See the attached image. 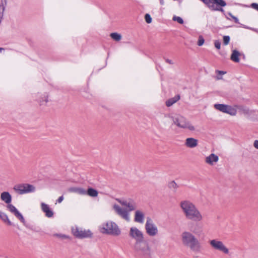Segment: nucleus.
Listing matches in <instances>:
<instances>
[{
  "label": "nucleus",
  "mask_w": 258,
  "mask_h": 258,
  "mask_svg": "<svg viewBox=\"0 0 258 258\" xmlns=\"http://www.w3.org/2000/svg\"><path fill=\"white\" fill-rule=\"evenodd\" d=\"M86 195L93 198H96L98 195V192L97 190L92 187H89L86 191Z\"/></svg>",
  "instance_id": "6ab92c4d"
},
{
  "label": "nucleus",
  "mask_w": 258,
  "mask_h": 258,
  "mask_svg": "<svg viewBox=\"0 0 258 258\" xmlns=\"http://www.w3.org/2000/svg\"><path fill=\"white\" fill-rule=\"evenodd\" d=\"M172 20L174 21H177L178 23H179L180 24H182L183 23V21L182 19L180 17L174 16L173 17Z\"/></svg>",
  "instance_id": "c85d7f7f"
},
{
  "label": "nucleus",
  "mask_w": 258,
  "mask_h": 258,
  "mask_svg": "<svg viewBox=\"0 0 258 258\" xmlns=\"http://www.w3.org/2000/svg\"><path fill=\"white\" fill-rule=\"evenodd\" d=\"M230 41V37L228 36H224L223 37V43L224 45H227L229 44Z\"/></svg>",
  "instance_id": "72a5a7b5"
},
{
  "label": "nucleus",
  "mask_w": 258,
  "mask_h": 258,
  "mask_svg": "<svg viewBox=\"0 0 258 258\" xmlns=\"http://www.w3.org/2000/svg\"><path fill=\"white\" fill-rule=\"evenodd\" d=\"M145 19L146 22L147 23L150 24L152 22V19L149 14H146L145 16Z\"/></svg>",
  "instance_id": "7c9ffc66"
},
{
  "label": "nucleus",
  "mask_w": 258,
  "mask_h": 258,
  "mask_svg": "<svg viewBox=\"0 0 258 258\" xmlns=\"http://www.w3.org/2000/svg\"><path fill=\"white\" fill-rule=\"evenodd\" d=\"M240 56V53L236 50L232 51V53L231 55V59L236 62L239 61V56Z\"/></svg>",
  "instance_id": "4be33fe9"
},
{
  "label": "nucleus",
  "mask_w": 258,
  "mask_h": 258,
  "mask_svg": "<svg viewBox=\"0 0 258 258\" xmlns=\"http://www.w3.org/2000/svg\"><path fill=\"white\" fill-rule=\"evenodd\" d=\"M238 106H230L228 105H226V113L228 114L231 116H235L237 114V110Z\"/></svg>",
  "instance_id": "f3484780"
},
{
  "label": "nucleus",
  "mask_w": 258,
  "mask_h": 258,
  "mask_svg": "<svg viewBox=\"0 0 258 258\" xmlns=\"http://www.w3.org/2000/svg\"><path fill=\"white\" fill-rule=\"evenodd\" d=\"M179 99L180 96L179 95L175 96L174 97L167 100L166 102V105L167 106L170 107L176 103L177 101H178Z\"/></svg>",
  "instance_id": "aec40b11"
},
{
  "label": "nucleus",
  "mask_w": 258,
  "mask_h": 258,
  "mask_svg": "<svg viewBox=\"0 0 258 258\" xmlns=\"http://www.w3.org/2000/svg\"><path fill=\"white\" fill-rule=\"evenodd\" d=\"M111 38L116 41H119L121 40V35L117 33H112L110 35Z\"/></svg>",
  "instance_id": "a878e982"
},
{
  "label": "nucleus",
  "mask_w": 258,
  "mask_h": 258,
  "mask_svg": "<svg viewBox=\"0 0 258 258\" xmlns=\"http://www.w3.org/2000/svg\"><path fill=\"white\" fill-rule=\"evenodd\" d=\"M212 4L214 6L216 5L221 7H225L226 5V3L223 0H212Z\"/></svg>",
  "instance_id": "393cba45"
},
{
  "label": "nucleus",
  "mask_w": 258,
  "mask_h": 258,
  "mask_svg": "<svg viewBox=\"0 0 258 258\" xmlns=\"http://www.w3.org/2000/svg\"><path fill=\"white\" fill-rule=\"evenodd\" d=\"M219 160V156L215 153H211L205 157V163L208 165L213 166L216 165Z\"/></svg>",
  "instance_id": "f8f14e48"
},
{
  "label": "nucleus",
  "mask_w": 258,
  "mask_h": 258,
  "mask_svg": "<svg viewBox=\"0 0 258 258\" xmlns=\"http://www.w3.org/2000/svg\"><path fill=\"white\" fill-rule=\"evenodd\" d=\"M160 3L161 5H163L164 4V0H160Z\"/></svg>",
  "instance_id": "37998d69"
},
{
  "label": "nucleus",
  "mask_w": 258,
  "mask_h": 258,
  "mask_svg": "<svg viewBox=\"0 0 258 258\" xmlns=\"http://www.w3.org/2000/svg\"><path fill=\"white\" fill-rule=\"evenodd\" d=\"M115 201L121 206L125 207L126 209L121 207L117 203L112 204V209L114 212L121 219L126 222L131 221L130 212L135 211L134 215V221L136 223L142 224L145 219V212L142 209H137L136 202L131 199H116Z\"/></svg>",
  "instance_id": "f257e3e1"
},
{
  "label": "nucleus",
  "mask_w": 258,
  "mask_h": 258,
  "mask_svg": "<svg viewBox=\"0 0 258 258\" xmlns=\"http://www.w3.org/2000/svg\"><path fill=\"white\" fill-rule=\"evenodd\" d=\"M0 219L8 225H11L12 222L9 220L8 215L4 212L0 211Z\"/></svg>",
  "instance_id": "412c9836"
},
{
  "label": "nucleus",
  "mask_w": 258,
  "mask_h": 258,
  "mask_svg": "<svg viewBox=\"0 0 258 258\" xmlns=\"http://www.w3.org/2000/svg\"><path fill=\"white\" fill-rule=\"evenodd\" d=\"M54 236L58 237L62 239H70L69 236L67 235H65V234H54Z\"/></svg>",
  "instance_id": "c756f323"
},
{
  "label": "nucleus",
  "mask_w": 258,
  "mask_h": 258,
  "mask_svg": "<svg viewBox=\"0 0 258 258\" xmlns=\"http://www.w3.org/2000/svg\"><path fill=\"white\" fill-rule=\"evenodd\" d=\"M3 48H0V51H1L2 50H3Z\"/></svg>",
  "instance_id": "49530a36"
},
{
  "label": "nucleus",
  "mask_w": 258,
  "mask_h": 258,
  "mask_svg": "<svg viewBox=\"0 0 258 258\" xmlns=\"http://www.w3.org/2000/svg\"><path fill=\"white\" fill-rule=\"evenodd\" d=\"M199 141L192 137L187 138L185 140L184 145L188 148H195L198 146Z\"/></svg>",
  "instance_id": "4468645a"
},
{
  "label": "nucleus",
  "mask_w": 258,
  "mask_h": 258,
  "mask_svg": "<svg viewBox=\"0 0 258 258\" xmlns=\"http://www.w3.org/2000/svg\"><path fill=\"white\" fill-rule=\"evenodd\" d=\"M99 231L103 234H109L115 236L121 233L118 226L114 222L108 221L102 224L99 227Z\"/></svg>",
  "instance_id": "423d86ee"
},
{
  "label": "nucleus",
  "mask_w": 258,
  "mask_h": 258,
  "mask_svg": "<svg viewBox=\"0 0 258 258\" xmlns=\"http://www.w3.org/2000/svg\"><path fill=\"white\" fill-rule=\"evenodd\" d=\"M64 198H63V197L62 196H60L57 200V202L58 203H60L62 202V201L63 200Z\"/></svg>",
  "instance_id": "a19ab883"
},
{
  "label": "nucleus",
  "mask_w": 258,
  "mask_h": 258,
  "mask_svg": "<svg viewBox=\"0 0 258 258\" xmlns=\"http://www.w3.org/2000/svg\"><path fill=\"white\" fill-rule=\"evenodd\" d=\"M218 10L217 11H220L221 12H223L224 11L223 9H222V8H220V9L218 8Z\"/></svg>",
  "instance_id": "a18cd8bd"
},
{
  "label": "nucleus",
  "mask_w": 258,
  "mask_h": 258,
  "mask_svg": "<svg viewBox=\"0 0 258 258\" xmlns=\"http://www.w3.org/2000/svg\"><path fill=\"white\" fill-rule=\"evenodd\" d=\"M237 109H239L241 112L244 114H250V110L249 109L245 106H238Z\"/></svg>",
  "instance_id": "bb28decb"
},
{
  "label": "nucleus",
  "mask_w": 258,
  "mask_h": 258,
  "mask_svg": "<svg viewBox=\"0 0 258 258\" xmlns=\"http://www.w3.org/2000/svg\"><path fill=\"white\" fill-rule=\"evenodd\" d=\"M210 247L216 251H219L228 256H236L234 251L231 250L223 241L217 238L210 239L208 241Z\"/></svg>",
  "instance_id": "39448f33"
},
{
  "label": "nucleus",
  "mask_w": 258,
  "mask_h": 258,
  "mask_svg": "<svg viewBox=\"0 0 258 258\" xmlns=\"http://www.w3.org/2000/svg\"><path fill=\"white\" fill-rule=\"evenodd\" d=\"M202 231V226L200 224H197L196 227L193 230L192 232L195 234H198Z\"/></svg>",
  "instance_id": "cd10ccee"
},
{
  "label": "nucleus",
  "mask_w": 258,
  "mask_h": 258,
  "mask_svg": "<svg viewBox=\"0 0 258 258\" xmlns=\"http://www.w3.org/2000/svg\"><path fill=\"white\" fill-rule=\"evenodd\" d=\"M243 27L244 28H245V29H249V30H252V31H254L255 32H257V30L254 29V28H251V27H248L247 26H245V25H243Z\"/></svg>",
  "instance_id": "58836bf2"
},
{
  "label": "nucleus",
  "mask_w": 258,
  "mask_h": 258,
  "mask_svg": "<svg viewBox=\"0 0 258 258\" xmlns=\"http://www.w3.org/2000/svg\"><path fill=\"white\" fill-rule=\"evenodd\" d=\"M72 232L75 237L80 239L90 237L92 236L90 230L84 229L77 226L72 228Z\"/></svg>",
  "instance_id": "9d476101"
},
{
  "label": "nucleus",
  "mask_w": 258,
  "mask_h": 258,
  "mask_svg": "<svg viewBox=\"0 0 258 258\" xmlns=\"http://www.w3.org/2000/svg\"><path fill=\"white\" fill-rule=\"evenodd\" d=\"M214 45L215 47L218 49H220L221 48V42L219 40H216L214 42Z\"/></svg>",
  "instance_id": "f704fd0d"
},
{
  "label": "nucleus",
  "mask_w": 258,
  "mask_h": 258,
  "mask_svg": "<svg viewBox=\"0 0 258 258\" xmlns=\"http://www.w3.org/2000/svg\"><path fill=\"white\" fill-rule=\"evenodd\" d=\"M214 108L217 110H219L223 113H226V105L223 104H214Z\"/></svg>",
  "instance_id": "b1692460"
},
{
  "label": "nucleus",
  "mask_w": 258,
  "mask_h": 258,
  "mask_svg": "<svg viewBox=\"0 0 258 258\" xmlns=\"http://www.w3.org/2000/svg\"><path fill=\"white\" fill-rule=\"evenodd\" d=\"M174 116H173L171 114H165L162 119L163 123L166 125L169 124L170 122V120H172V118H174Z\"/></svg>",
  "instance_id": "5701e85b"
},
{
  "label": "nucleus",
  "mask_w": 258,
  "mask_h": 258,
  "mask_svg": "<svg viewBox=\"0 0 258 258\" xmlns=\"http://www.w3.org/2000/svg\"><path fill=\"white\" fill-rule=\"evenodd\" d=\"M169 187L171 188L176 189L177 188V185L174 181H171L169 183Z\"/></svg>",
  "instance_id": "2f4dec72"
},
{
  "label": "nucleus",
  "mask_w": 258,
  "mask_h": 258,
  "mask_svg": "<svg viewBox=\"0 0 258 258\" xmlns=\"http://www.w3.org/2000/svg\"><path fill=\"white\" fill-rule=\"evenodd\" d=\"M181 240L184 245L194 251H199L202 248V245L199 240L189 231H184L182 233Z\"/></svg>",
  "instance_id": "20e7f679"
},
{
  "label": "nucleus",
  "mask_w": 258,
  "mask_h": 258,
  "mask_svg": "<svg viewBox=\"0 0 258 258\" xmlns=\"http://www.w3.org/2000/svg\"><path fill=\"white\" fill-rule=\"evenodd\" d=\"M166 62L170 64H173L174 63L173 61L172 60H170L169 59H166Z\"/></svg>",
  "instance_id": "79ce46f5"
},
{
  "label": "nucleus",
  "mask_w": 258,
  "mask_h": 258,
  "mask_svg": "<svg viewBox=\"0 0 258 258\" xmlns=\"http://www.w3.org/2000/svg\"><path fill=\"white\" fill-rule=\"evenodd\" d=\"M173 123L179 128L188 130L189 131H195V127L184 116L177 114L172 118Z\"/></svg>",
  "instance_id": "0eeeda50"
},
{
  "label": "nucleus",
  "mask_w": 258,
  "mask_h": 258,
  "mask_svg": "<svg viewBox=\"0 0 258 258\" xmlns=\"http://www.w3.org/2000/svg\"><path fill=\"white\" fill-rule=\"evenodd\" d=\"M40 206L41 210L44 213L46 217L48 218L53 217L54 213L48 205L44 203H41Z\"/></svg>",
  "instance_id": "ddd939ff"
},
{
  "label": "nucleus",
  "mask_w": 258,
  "mask_h": 258,
  "mask_svg": "<svg viewBox=\"0 0 258 258\" xmlns=\"http://www.w3.org/2000/svg\"><path fill=\"white\" fill-rule=\"evenodd\" d=\"M6 208L8 211L13 214L23 224L25 223V220L22 214L19 211L15 206L10 203L9 205H6Z\"/></svg>",
  "instance_id": "9b49d317"
},
{
  "label": "nucleus",
  "mask_w": 258,
  "mask_h": 258,
  "mask_svg": "<svg viewBox=\"0 0 258 258\" xmlns=\"http://www.w3.org/2000/svg\"><path fill=\"white\" fill-rule=\"evenodd\" d=\"M228 15L234 20L235 23H239V20L237 17L232 15V14L230 13H229Z\"/></svg>",
  "instance_id": "c9c22d12"
},
{
  "label": "nucleus",
  "mask_w": 258,
  "mask_h": 258,
  "mask_svg": "<svg viewBox=\"0 0 258 258\" xmlns=\"http://www.w3.org/2000/svg\"><path fill=\"white\" fill-rule=\"evenodd\" d=\"M128 236L135 241V247L136 249L147 255L150 254L151 247L149 243L144 240V235L141 230L136 226H132L128 231Z\"/></svg>",
  "instance_id": "7ed1b4c3"
},
{
  "label": "nucleus",
  "mask_w": 258,
  "mask_h": 258,
  "mask_svg": "<svg viewBox=\"0 0 258 258\" xmlns=\"http://www.w3.org/2000/svg\"><path fill=\"white\" fill-rule=\"evenodd\" d=\"M145 229L146 233L151 237H154L158 234L159 230L158 227L150 217H148L146 219Z\"/></svg>",
  "instance_id": "6e6552de"
},
{
  "label": "nucleus",
  "mask_w": 258,
  "mask_h": 258,
  "mask_svg": "<svg viewBox=\"0 0 258 258\" xmlns=\"http://www.w3.org/2000/svg\"><path fill=\"white\" fill-rule=\"evenodd\" d=\"M13 189L17 194L23 195L34 192L36 188L33 185L25 183L16 185L14 186Z\"/></svg>",
  "instance_id": "1a4fd4ad"
},
{
  "label": "nucleus",
  "mask_w": 258,
  "mask_h": 258,
  "mask_svg": "<svg viewBox=\"0 0 258 258\" xmlns=\"http://www.w3.org/2000/svg\"><path fill=\"white\" fill-rule=\"evenodd\" d=\"M216 73L220 76H221V75H224L226 74L225 72L222 71H218V70L216 71Z\"/></svg>",
  "instance_id": "ea45409f"
},
{
  "label": "nucleus",
  "mask_w": 258,
  "mask_h": 258,
  "mask_svg": "<svg viewBox=\"0 0 258 258\" xmlns=\"http://www.w3.org/2000/svg\"><path fill=\"white\" fill-rule=\"evenodd\" d=\"M204 42L205 40L204 38L202 36H200L198 41V45L199 46H202L204 43Z\"/></svg>",
  "instance_id": "473e14b6"
},
{
  "label": "nucleus",
  "mask_w": 258,
  "mask_h": 258,
  "mask_svg": "<svg viewBox=\"0 0 258 258\" xmlns=\"http://www.w3.org/2000/svg\"><path fill=\"white\" fill-rule=\"evenodd\" d=\"M49 101L48 96L46 94L42 95L39 99V103L40 105L46 106Z\"/></svg>",
  "instance_id": "a211bd4d"
},
{
  "label": "nucleus",
  "mask_w": 258,
  "mask_h": 258,
  "mask_svg": "<svg viewBox=\"0 0 258 258\" xmlns=\"http://www.w3.org/2000/svg\"><path fill=\"white\" fill-rule=\"evenodd\" d=\"M179 207L185 217L190 221L201 222L204 220V215L196 205L188 200H184L180 202Z\"/></svg>",
  "instance_id": "f03ea898"
},
{
  "label": "nucleus",
  "mask_w": 258,
  "mask_h": 258,
  "mask_svg": "<svg viewBox=\"0 0 258 258\" xmlns=\"http://www.w3.org/2000/svg\"><path fill=\"white\" fill-rule=\"evenodd\" d=\"M253 147L258 150V140H255L253 144Z\"/></svg>",
  "instance_id": "4c0bfd02"
},
{
  "label": "nucleus",
  "mask_w": 258,
  "mask_h": 258,
  "mask_svg": "<svg viewBox=\"0 0 258 258\" xmlns=\"http://www.w3.org/2000/svg\"><path fill=\"white\" fill-rule=\"evenodd\" d=\"M222 79V77H220V76H217V80H220V79Z\"/></svg>",
  "instance_id": "c03bdc74"
},
{
  "label": "nucleus",
  "mask_w": 258,
  "mask_h": 258,
  "mask_svg": "<svg viewBox=\"0 0 258 258\" xmlns=\"http://www.w3.org/2000/svg\"><path fill=\"white\" fill-rule=\"evenodd\" d=\"M70 192L76 193L80 195H86V190L83 188L77 186L71 187L68 189Z\"/></svg>",
  "instance_id": "2eb2a0df"
},
{
  "label": "nucleus",
  "mask_w": 258,
  "mask_h": 258,
  "mask_svg": "<svg viewBox=\"0 0 258 258\" xmlns=\"http://www.w3.org/2000/svg\"><path fill=\"white\" fill-rule=\"evenodd\" d=\"M251 7L253 8L254 9H255L258 11V4L256 3H252L251 5Z\"/></svg>",
  "instance_id": "e433bc0d"
},
{
  "label": "nucleus",
  "mask_w": 258,
  "mask_h": 258,
  "mask_svg": "<svg viewBox=\"0 0 258 258\" xmlns=\"http://www.w3.org/2000/svg\"><path fill=\"white\" fill-rule=\"evenodd\" d=\"M1 199L7 205H9L12 202V198L10 194L8 191H4L1 194Z\"/></svg>",
  "instance_id": "dca6fc26"
}]
</instances>
